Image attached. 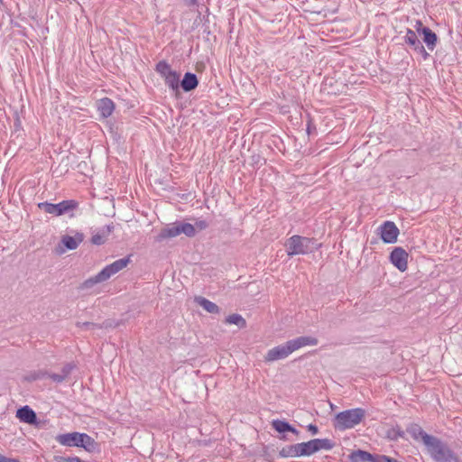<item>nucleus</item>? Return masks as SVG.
<instances>
[{
    "label": "nucleus",
    "instance_id": "15",
    "mask_svg": "<svg viewBox=\"0 0 462 462\" xmlns=\"http://www.w3.org/2000/svg\"><path fill=\"white\" fill-rule=\"evenodd\" d=\"M179 223H172L163 227L158 235V240L162 241L180 236Z\"/></svg>",
    "mask_w": 462,
    "mask_h": 462
},
{
    "label": "nucleus",
    "instance_id": "35",
    "mask_svg": "<svg viewBox=\"0 0 462 462\" xmlns=\"http://www.w3.org/2000/svg\"><path fill=\"white\" fill-rule=\"evenodd\" d=\"M0 462H20L17 458H8L4 455L0 454Z\"/></svg>",
    "mask_w": 462,
    "mask_h": 462
},
{
    "label": "nucleus",
    "instance_id": "26",
    "mask_svg": "<svg viewBox=\"0 0 462 462\" xmlns=\"http://www.w3.org/2000/svg\"><path fill=\"white\" fill-rule=\"evenodd\" d=\"M226 323L230 325H236L240 328H245L246 326L245 319L239 314H231L226 317Z\"/></svg>",
    "mask_w": 462,
    "mask_h": 462
},
{
    "label": "nucleus",
    "instance_id": "13",
    "mask_svg": "<svg viewBox=\"0 0 462 462\" xmlns=\"http://www.w3.org/2000/svg\"><path fill=\"white\" fill-rule=\"evenodd\" d=\"M289 341L293 352L303 346H317L319 343V340L316 337L310 336L299 337Z\"/></svg>",
    "mask_w": 462,
    "mask_h": 462
},
{
    "label": "nucleus",
    "instance_id": "37",
    "mask_svg": "<svg viewBox=\"0 0 462 462\" xmlns=\"http://www.w3.org/2000/svg\"><path fill=\"white\" fill-rule=\"evenodd\" d=\"M62 462H80V458L78 457L61 458Z\"/></svg>",
    "mask_w": 462,
    "mask_h": 462
},
{
    "label": "nucleus",
    "instance_id": "8",
    "mask_svg": "<svg viewBox=\"0 0 462 462\" xmlns=\"http://www.w3.org/2000/svg\"><path fill=\"white\" fill-rule=\"evenodd\" d=\"M380 236L385 244H394L399 236L397 226L392 221H385L379 227Z\"/></svg>",
    "mask_w": 462,
    "mask_h": 462
},
{
    "label": "nucleus",
    "instance_id": "5",
    "mask_svg": "<svg viewBox=\"0 0 462 462\" xmlns=\"http://www.w3.org/2000/svg\"><path fill=\"white\" fill-rule=\"evenodd\" d=\"M79 204L73 199L63 200L57 204L49 202H41L38 208L50 215L60 217L65 214H70L78 208Z\"/></svg>",
    "mask_w": 462,
    "mask_h": 462
},
{
    "label": "nucleus",
    "instance_id": "25",
    "mask_svg": "<svg viewBox=\"0 0 462 462\" xmlns=\"http://www.w3.org/2000/svg\"><path fill=\"white\" fill-rule=\"evenodd\" d=\"M272 424L273 429L281 433L286 431H291L293 433L297 432V430L293 427H291L288 422L283 420H275L273 421Z\"/></svg>",
    "mask_w": 462,
    "mask_h": 462
},
{
    "label": "nucleus",
    "instance_id": "4",
    "mask_svg": "<svg viewBox=\"0 0 462 462\" xmlns=\"http://www.w3.org/2000/svg\"><path fill=\"white\" fill-rule=\"evenodd\" d=\"M427 450L435 462H462L458 456L438 438L432 440Z\"/></svg>",
    "mask_w": 462,
    "mask_h": 462
},
{
    "label": "nucleus",
    "instance_id": "27",
    "mask_svg": "<svg viewBox=\"0 0 462 462\" xmlns=\"http://www.w3.org/2000/svg\"><path fill=\"white\" fill-rule=\"evenodd\" d=\"M156 71L163 78L171 75L175 71L171 69V66L164 60L160 61L156 65Z\"/></svg>",
    "mask_w": 462,
    "mask_h": 462
},
{
    "label": "nucleus",
    "instance_id": "28",
    "mask_svg": "<svg viewBox=\"0 0 462 462\" xmlns=\"http://www.w3.org/2000/svg\"><path fill=\"white\" fill-rule=\"evenodd\" d=\"M180 227V233L184 234L189 237H192L196 235L195 226L189 223L178 222Z\"/></svg>",
    "mask_w": 462,
    "mask_h": 462
},
{
    "label": "nucleus",
    "instance_id": "1",
    "mask_svg": "<svg viewBox=\"0 0 462 462\" xmlns=\"http://www.w3.org/2000/svg\"><path fill=\"white\" fill-rule=\"evenodd\" d=\"M130 262L129 257L121 258L111 264L103 268L97 275L90 277L82 283L83 289H90L93 285L107 281L111 276L115 275L124 268H125Z\"/></svg>",
    "mask_w": 462,
    "mask_h": 462
},
{
    "label": "nucleus",
    "instance_id": "9",
    "mask_svg": "<svg viewBox=\"0 0 462 462\" xmlns=\"http://www.w3.org/2000/svg\"><path fill=\"white\" fill-rule=\"evenodd\" d=\"M83 239V234L79 232H76L74 236H62L60 245H62L65 248L59 246L56 248V251L60 254L65 253L66 249L74 250L82 243Z\"/></svg>",
    "mask_w": 462,
    "mask_h": 462
},
{
    "label": "nucleus",
    "instance_id": "14",
    "mask_svg": "<svg viewBox=\"0 0 462 462\" xmlns=\"http://www.w3.org/2000/svg\"><path fill=\"white\" fill-rule=\"evenodd\" d=\"M56 439L62 446L79 447V432L60 434V435L57 436Z\"/></svg>",
    "mask_w": 462,
    "mask_h": 462
},
{
    "label": "nucleus",
    "instance_id": "21",
    "mask_svg": "<svg viewBox=\"0 0 462 462\" xmlns=\"http://www.w3.org/2000/svg\"><path fill=\"white\" fill-rule=\"evenodd\" d=\"M351 462H374V457L363 450H356L351 453L349 456Z\"/></svg>",
    "mask_w": 462,
    "mask_h": 462
},
{
    "label": "nucleus",
    "instance_id": "29",
    "mask_svg": "<svg viewBox=\"0 0 462 462\" xmlns=\"http://www.w3.org/2000/svg\"><path fill=\"white\" fill-rule=\"evenodd\" d=\"M386 436L391 440H397L398 439H404L405 433L400 427H393L387 430Z\"/></svg>",
    "mask_w": 462,
    "mask_h": 462
},
{
    "label": "nucleus",
    "instance_id": "40",
    "mask_svg": "<svg viewBox=\"0 0 462 462\" xmlns=\"http://www.w3.org/2000/svg\"><path fill=\"white\" fill-rule=\"evenodd\" d=\"M192 4H195L197 0H190Z\"/></svg>",
    "mask_w": 462,
    "mask_h": 462
},
{
    "label": "nucleus",
    "instance_id": "23",
    "mask_svg": "<svg viewBox=\"0 0 462 462\" xmlns=\"http://www.w3.org/2000/svg\"><path fill=\"white\" fill-rule=\"evenodd\" d=\"M165 84L177 94L180 87V75L175 71L164 79Z\"/></svg>",
    "mask_w": 462,
    "mask_h": 462
},
{
    "label": "nucleus",
    "instance_id": "19",
    "mask_svg": "<svg viewBox=\"0 0 462 462\" xmlns=\"http://www.w3.org/2000/svg\"><path fill=\"white\" fill-rule=\"evenodd\" d=\"M420 35L423 36V42L427 45L428 49L430 51H433L438 40L436 33L433 32L431 29L426 28L422 29V33Z\"/></svg>",
    "mask_w": 462,
    "mask_h": 462
},
{
    "label": "nucleus",
    "instance_id": "17",
    "mask_svg": "<svg viewBox=\"0 0 462 462\" xmlns=\"http://www.w3.org/2000/svg\"><path fill=\"white\" fill-rule=\"evenodd\" d=\"M16 417L21 421L25 422V423L33 424L36 422V414L28 406L20 408L16 412Z\"/></svg>",
    "mask_w": 462,
    "mask_h": 462
},
{
    "label": "nucleus",
    "instance_id": "38",
    "mask_svg": "<svg viewBox=\"0 0 462 462\" xmlns=\"http://www.w3.org/2000/svg\"><path fill=\"white\" fill-rule=\"evenodd\" d=\"M78 325L80 326V327H85L87 328H89V327H94L95 326L93 323H89V322L79 323Z\"/></svg>",
    "mask_w": 462,
    "mask_h": 462
},
{
    "label": "nucleus",
    "instance_id": "3",
    "mask_svg": "<svg viewBox=\"0 0 462 462\" xmlns=\"http://www.w3.org/2000/svg\"><path fill=\"white\" fill-rule=\"evenodd\" d=\"M285 246L289 256L307 254L318 248V245L313 239L300 236H292L290 237Z\"/></svg>",
    "mask_w": 462,
    "mask_h": 462
},
{
    "label": "nucleus",
    "instance_id": "30",
    "mask_svg": "<svg viewBox=\"0 0 462 462\" xmlns=\"http://www.w3.org/2000/svg\"><path fill=\"white\" fill-rule=\"evenodd\" d=\"M105 236L99 234H96L92 236L91 241L94 245H102L105 243Z\"/></svg>",
    "mask_w": 462,
    "mask_h": 462
},
{
    "label": "nucleus",
    "instance_id": "31",
    "mask_svg": "<svg viewBox=\"0 0 462 462\" xmlns=\"http://www.w3.org/2000/svg\"><path fill=\"white\" fill-rule=\"evenodd\" d=\"M427 27H424L421 21L420 20H417L415 22V24H414V30L418 34H421L422 33V29H426Z\"/></svg>",
    "mask_w": 462,
    "mask_h": 462
},
{
    "label": "nucleus",
    "instance_id": "34",
    "mask_svg": "<svg viewBox=\"0 0 462 462\" xmlns=\"http://www.w3.org/2000/svg\"><path fill=\"white\" fill-rule=\"evenodd\" d=\"M73 366L71 365H67L62 368V374L65 375V378L69 374Z\"/></svg>",
    "mask_w": 462,
    "mask_h": 462
},
{
    "label": "nucleus",
    "instance_id": "2",
    "mask_svg": "<svg viewBox=\"0 0 462 462\" xmlns=\"http://www.w3.org/2000/svg\"><path fill=\"white\" fill-rule=\"evenodd\" d=\"M365 417V411L355 408L338 412L335 417L334 426L340 430L352 429L358 425Z\"/></svg>",
    "mask_w": 462,
    "mask_h": 462
},
{
    "label": "nucleus",
    "instance_id": "6",
    "mask_svg": "<svg viewBox=\"0 0 462 462\" xmlns=\"http://www.w3.org/2000/svg\"><path fill=\"white\" fill-rule=\"evenodd\" d=\"M301 457L310 456L319 450H330L334 444L328 439H314L307 442L299 443Z\"/></svg>",
    "mask_w": 462,
    "mask_h": 462
},
{
    "label": "nucleus",
    "instance_id": "41",
    "mask_svg": "<svg viewBox=\"0 0 462 462\" xmlns=\"http://www.w3.org/2000/svg\"><path fill=\"white\" fill-rule=\"evenodd\" d=\"M3 2V0H0V4Z\"/></svg>",
    "mask_w": 462,
    "mask_h": 462
},
{
    "label": "nucleus",
    "instance_id": "36",
    "mask_svg": "<svg viewBox=\"0 0 462 462\" xmlns=\"http://www.w3.org/2000/svg\"><path fill=\"white\" fill-rule=\"evenodd\" d=\"M308 430L310 431L313 435L317 434L319 431L318 427L314 424H309Z\"/></svg>",
    "mask_w": 462,
    "mask_h": 462
},
{
    "label": "nucleus",
    "instance_id": "33",
    "mask_svg": "<svg viewBox=\"0 0 462 462\" xmlns=\"http://www.w3.org/2000/svg\"><path fill=\"white\" fill-rule=\"evenodd\" d=\"M50 377L56 383H61L65 380V375L63 374H50Z\"/></svg>",
    "mask_w": 462,
    "mask_h": 462
},
{
    "label": "nucleus",
    "instance_id": "16",
    "mask_svg": "<svg viewBox=\"0 0 462 462\" xmlns=\"http://www.w3.org/2000/svg\"><path fill=\"white\" fill-rule=\"evenodd\" d=\"M194 300L198 305H199L204 310H206L208 313H220V308L216 303L210 301L209 300L202 296H196Z\"/></svg>",
    "mask_w": 462,
    "mask_h": 462
},
{
    "label": "nucleus",
    "instance_id": "24",
    "mask_svg": "<svg viewBox=\"0 0 462 462\" xmlns=\"http://www.w3.org/2000/svg\"><path fill=\"white\" fill-rule=\"evenodd\" d=\"M88 451H91L95 448L94 439L86 433H79V446Z\"/></svg>",
    "mask_w": 462,
    "mask_h": 462
},
{
    "label": "nucleus",
    "instance_id": "18",
    "mask_svg": "<svg viewBox=\"0 0 462 462\" xmlns=\"http://www.w3.org/2000/svg\"><path fill=\"white\" fill-rule=\"evenodd\" d=\"M97 109L100 115L106 118L112 115L115 109L114 102L107 97L102 98L97 102Z\"/></svg>",
    "mask_w": 462,
    "mask_h": 462
},
{
    "label": "nucleus",
    "instance_id": "11",
    "mask_svg": "<svg viewBox=\"0 0 462 462\" xmlns=\"http://www.w3.org/2000/svg\"><path fill=\"white\" fill-rule=\"evenodd\" d=\"M391 263L401 272H404L408 267V254L402 247H395L390 254Z\"/></svg>",
    "mask_w": 462,
    "mask_h": 462
},
{
    "label": "nucleus",
    "instance_id": "12",
    "mask_svg": "<svg viewBox=\"0 0 462 462\" xmlns=\"http://www.w3.org/2000/svg\"><path fill=\"white\" fill-rule=\"evenodd\" d=\"M404 42L406 44L412 47L415 51L422 55L425 59L428 57L429 54L427 53L424 46L419 40L417 32L411 29H407L406 34L404 36Z\"/></svg>",
    "mask_w": 462,
    "mask_h": 462
},
{
    "label": "nucleus",
    "instance_id": "39",
    "mask_svg": "<svg viewBox=\"0 0 462 462\" xmlns=\"http://www.w3.org/2000/svg\"><path fill=\"white\" fill-rule=\"evenodd\" d=\"M106 228H107V233H110V231H111L110 226H107Z\"/></svg>",
    "mask_w": 462,
    "mask_h": 462
},
{
    "label": "nucleus",
    "instance_id": "22",
    "mask_svg": "<svg viewBox=\"0 0 462 462\" xmlns=\"http://www.w3.org/2000/svg\"><path fill=\"white\" fill-rule=\"evenodd\" d=\"M181 88L184 91H190L198 86V79L195 74L186 73L182 81L180 82Z\"/></svg>",
    "mask_w": 462,
    "mask_h": 462
},
{
    "label": "nucleus",
    "instance_id": "20",
    "mask_svg": "<svg viewBox=\"0 0 462 462\" xmlns=\"http://www.w3.org/2000/svg\"><path fill=\"white\" fill-rule=\"evenodd\" d=\"M279 456L282 457H301L299 443L283 447L282 449H280Z\"/></svg>",
    "mask_w": 462,
    "mask_h": 462
},
{
    "label": "nucleus",
    "instance_id": "10",
    "mask_svg": "<svg viewBox=\"0 0 462 462\" xmlns=\"http://www.w3.org/2000/svg\"><path fill=\"white\" fill-rule=\"evenodd\" d=\"M407 432L412 437V439L416 441L421 440L422 443L425 445L426 448L429 447L430 444H431L432 440L436 437L429 435L426 433L422 428L416 423L410 424L407 429Z\"/></svg>",
    "mask_w": 462,
    "mask_h": 462
},
{
    "label": "nucleus",
    "instance_id": "32",
    "mask_svg": "<svg viewBox=\"0 0 462 462\" xmlns=\"http://www.w3.org/2000/svg\"><path fill=\"white\" fill-rule=\"evenodd\" d=\"M195 229L203 230L208 227V223L205 220H198L195 222Z\"/></svg>",
    "mask_w": 462,
    "mask_h": 462
},
{
    "label": "nucleus",
    "instance_id": "7",
    "mask_svg": "<svg viewBox=\"0 0 462 462\" xmlns=\"http://www.w3.org/2000/svg\"><path fill=\"white\" fill-rule=\"evenodd\" d=\"M291 353H293V350L291 348L290 341H287L285 344L279 345L268 350L266 355L264 356V361L273 362L284 359L288 357Z\"/></svg>",
    "mask_w": 462,
    "mask_h": 462
}]
</instances>
